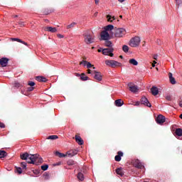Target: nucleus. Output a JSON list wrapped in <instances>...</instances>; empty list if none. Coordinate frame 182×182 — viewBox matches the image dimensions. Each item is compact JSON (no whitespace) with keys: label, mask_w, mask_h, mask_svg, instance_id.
Segmentation results:
<instances>
[{"label":"nucleus","mask_w":182,"mask_h":182,"mask_svg":"<svg viewBox=\"0 0 182 182\" xmlns=\"http://www.w3.org/2000/svg\"><path fill=\"white\" fill-rule=\"evenodd\" d=\"M84 42L87 43V45H90V43H94L95 42V36L93 33L90 31H85L83 33Z\"/></svg>","instance_id":"f257e3e1"},{"label":"nucleus","mask_w":182,"mask_h":182,"mask_svg":"<svg viewBox=\"0 0 182 182\" xmlns=\"http://www.w3.org/2000/svg\"><path fill=\"white\" fill-rule=\"evenodd\" d=\"M114 36L115 38H123L126 35V30L123 28H114L113 31Z\"/></svg>","instance_id":"f03ea898"},{"label":"nucleus","mask_w":182,"mask_h":182,"mask_svg":"<svg viewBox=\"0 0 182 182\" xmlns=\"http://www.w3.org/2000/svg\"><path fill=\"white\" fill-rule=\"evenodd\" d=\"M20 157L21 160H27V163H28V164L33 163V161L32 160L33 159V154H29L28 152H26L24 154H21Z\"/></svg>","instance_id":"7ed1b4c3"},{"label":"nucleus","mask_w":182,"mask_h":182,"mask_svg":"<svg viewBox=\"0 0 182 182\" xmlns=\"http://www.w3.org/2000/svg\"><path fill=\"white\" fill-rule=\"evenodd\" d=\"M33 162L30 164H36V166H39L41 163H43V159L39 157V154H33V159H31Z\"/></svg>","instance_id":"20e7f679"},{"label":"nucleus","mask_w":182,"mask_h":182,"mask_svg":"<svg viewBox=\"0 0 182 182\" xmlns=\"http://www.w3.org/2000/svg\"><path fill=\"white\" fill-rule=\"evenodd\" d=\"M140 45V37L136 36L132 38L129 41V46L132 48H137Z\"/></svg>","instance_id":"39448f33"},{"label":"nucleus","mask_w":182,"mask_h":182,"mask_svg":"<svg viewBox=\"0 0 182 182\" xmlns=\"http://www.w3.org/2000/svg\"><path fill=\"white\" fill-rule=\"evenodd\" d=\"M105 64L107 66H110L111 68H117V67L122 66V63L113 60H106Z\"/></svg>","instance_id":"423d86ee"},{"label":"nucleus","mask_w":182,"mask_h":182,"mask_svg":"<svg viewBox=\"0 0 182 182\" xmlns=\"http://www.w3.org/2000/svg\"><path fill=\"white\" fill-rule=\"evenodd\" d=\"M114 50V48H104L102 50V55H105L106 56H110L111 58H113V56H114V54H113Z\"/></svg>","instance_id":"0eeeda50"},{"label":"nucleus","mask_w":182,"mask_h":182,"mask_svg":"<svg viewBox=\"0 0 182 182\" xmlns=\"http://www.w3.org/2000/svg\"><path fill=\"white\" fill-rule=\"evenodd\" d=\"M94 73V79H95V80L97 82H102V80H103V75H102V73L95 70Z\"/></svg>","instance_id":"6e6552de"},{"label":"nucleus","mask_w":182,"mask_h":182,"mask_svg":"<svg viewBox=\"0 0 182 182\" xmlns=\"http://www.w3.org/2000/svg\"><path fill=\"white\" fill-rule=\"evenodd\" d=\"M156 122L157 124H163L166 122V117L163 116L162 114L158 115L156 119Z\"/></svg>","instance_id":"1a4fd4ad"},{"label":"nucleus","mask_w":182,"mask_h":182,"mask_svg":"<svg viewBox=\"0 0 182 182\" xmlns=\"http://www.w3.org/2000/svg\"><path fill=\"white\" fill-rule=\"evenodd\" d=\"M141 104L147 106V107H151V104H150V102H149V100L146 97L141 98Z\"/></svg>","instance_id":"9d476101"},{"label":"nucleus","mask_w":182,"mask_h":182,"mask_svg":"<svg viewBox=\"0 0 182 182\" xmlns=\"http://www.w3.org/2000/svg\"><path fill=\"white\" fill-rule=\"evenodd\" d=\"M8 62H9V59L7 58H2L0 59V65L1 68H6L8 65Z\"/></svg>","instance_id":"9b49d317"},{"label":"nucleus","mask_w":182,"mask_h":182,"mask_svg":"<svg viewBox=\"0 0 182 182\" xmlns=\"http://www.w3.org/2000/svg\"><path fill=\"white\" fill-rule=\"evenodd\" d=\"M109 38H110V34H109L107 31H104L101 33V38L102 41H109Z\"/></svg>","instance_id":"f8f14e48"},{"label":"nucleus","mask_w":182,"mask_h":182,"mask_svg":"<svg viewBox=\"0 0 182 182\" xmlns=\"http://www.w3.org/2000/svg\"><path fill=\"white\" fill-rule=\"evenodd\" d=\"M44 31H46L47 32H51V33H55L58 31V29L56 28L49 27L46 26L44 28Z\"/></svg>","instance_id":"ddd939ff"},{"label":"nucleus","mask_w":182,"mask_h":182,"mask_svg":"<svg viewBox=\"0 0 182 182\" xmlns=\"http://www.w3.org/2000/svg\"><path fill=\"white\" fill-rule=\"evenodd\" d=\"M122 157H123V153L122 151H119L117 152V155L114 157L115 161H120L122 160Z\"/></svg>","instance_id":"4468645a"},{"label":"nucleus","mask_w":182,"mask_h":182,"mask_svg":"<svg viewBox=\"0 0 182 182\" xmlns=\"http://www.w3.org/2000/svg\"><path fill=\"white\" fill-rule=\"evenodd\" d=\"M114 103H115V106H117V107H122V106H123V105H124V102L122 101V99L115 100Z\"/></svg>","instance_id":"2eb2a0df"},{"label":"nucleus","mask_w":182,"mask_h":182,"mask_svg":"<svg viewBox=\"0 0 182 182\" xmlns=\"http://www.w3.org/2000/svg\"><path fill=\"white\" fill-rule=\"evenodd\" d=\"M129 90L130 92H132V93H136L139 92V87L137 85H129Z\"/></svg>","instance_id":"dca6fc26"},{"label":"nucleus","mask_w":182,"mask_h":182,"mask_svg":"<svg viewBox=\"0 0 182 182\" xmlns=\"http://www.w3.org/2000/svg\"><path fill=\"white\" fill-rule=\"evenodd\" d=\"M151 93L154 96H157V95H159V88H157L156 87H152L151 88Z\"/></svg>","instance_id":"f3484780"},{"label":"nucleus","mask_w":182,"mask_h":182,"mask_svg":"<svg viewBox=\"0 0 182 182\" xmlns=\"http://www.w3.org/2000/svg\"><path fill=\"white\" fill-rule=\"evenodd\" d=\"M75 141L80 145L82 146L84 141L83 139H82V137L80 136L75 135Z\"/></svg>","instance_id":"a211bd4d"},{"label":"nucleus","mask_w":182,"mask_h":182,"mask_svg":"<svg viewBox=\"0 0 182 182\" xmlns=\"http://www.w3.org/2000/svg\"><path fill=\"white\" fill-rule=\"evenodd\" d=\"M135 167H136V168H140L141 170L144 168V166L139 160L135 162Z\"/></svg>","instance_id":"6ab92c4d"},{"label":"nucleus","mask_w":182,"mask_h":182,"mask_svg":"<svg viewBox=\"0 0 182 182\" xmlns=\"http://www.w3.org/2000/svg\"><path fill=\"white\" fill-rule=\"evenodd\" d=\"M169 80L171 85H176V79L173 77V73H168Z\"/></svg>","instance_id":"aec40b11"},{"label":"nucleus","mask_w":182,"mask_h":182,"mask_svg":"<svg viewBox=\"0 0 182 182\" xmlns=\"http://www.w3.org/2000/svg\"><path fill=\"white\" fill-rule=\"evenodd\" d=\"M68 156H70V157H73V156H76L77 154V150L73 149L67 152Z\"/></svg>","instance_id":"412c9836"},{"label":"nucleus","mask_w":182,"mask_h":182,"mask_svg":"<svg viewBox=\"0 0 182 182\" xmlns=\"http://www.w3.org/2000/svg\"><path fill=\"white\" fill-rule=\"evenodd\" d=\"M11 41H16V42H19L20 43H23V45H26V46H28V43L16 38H11Z\"/></svg>","instance_id":"4be33fe9"},{"label":"nucleus","mask_w":182,"mask_h":182,"mask_svg":"<svg viewBox=\"0 0 182 182\" xmlns=\"http://www.w3.org/2000/svg\"><path fill=\"white\" fill-rule=\"evenodd\" d=\"M114 31V26L113 25H108L107 26L105 27V31Z\"/></svg>","instance_id":"5701e85b"},{"label":"nucleus","mask_w":182,"mask_h":182,"mask_svg":"<svg viewBox=\"0 0 182 182\" xmlns=\"http://www.w3.org/2000/svg\"><path fill=\"white\" fill-rule=\"evenodd\" d=\"M36 80H37L38 82H46V77H42V76H37L36 77Z\"/></svg>","instance_id":"b1692460"},{"label":"nucleus","mask_w":182,"mask_h":182,"mask_svg":"<svg viewBox=\"0 0 182 182\" xmlns=\"http://www.w3.org/2000/svg\"><path fill=\"white\" fill-rule=\"evenodd\" d=\"M175 134L178 136V137H181L182 136V129L181 128H178L175 131Z\"/></svg>","instance_id":"393cba45"},{"label":"nucleus","mask_w":182,"mask_h":182,"mask_svg":"<svg viewBox=\"0 0 182 182\" xmlns=\"http://www.w3.org/2000/svg\"><path fill=\"white\" fill-rule=\"evenodd\" d=\"M129 62L131 65H133L134 66H137L139 65V62H137V60H136V59L134 58L130 59Z\"/></svg>","instance_id":"a878e982"},{"label":"nucleus","mask_w":182,"mask_h":182,"mask_svg":"<svg viewBox=\"0 0 182 182\" xmlns=\"http://www.w3.org/2000/svg\"><path fill=\"white\" fill-rule=\"evenodd\" d=\"M77 177L80 181H83L85 180V176L82 172H79Z\"/></svg>","instance_id":"bb28decb"},{"label":"nucleus","mask_w":182,"mask_h":182,"mask_svg":"<svg viewBox=\"0 0 182 182\" xmlns=\"http://www.w3.org/2000/svg\"><path fill=\"white\" fill-rule=\"evenodd\" d=\"M116 173H117V174H119V176H122L124 175V173H123V170L122 169V168H117L116 169Z\"/></svg>","instance_id":"cd10ccee"},{"label":"nucleus","mask_w":182,"mask_h":182,"mask_svg":"<svg viewBox=\"0 0 182 182\" xmlns=\"http://www.w3.org/2000/svg\"><path fill=\"white\" fill-rule=\"evenodd\" d=\"M105 41V46H107V48H113V43H112V41H109L108 40Z\"/></svg>","instance_id":"c85d7f7f"},{"label":"nucleus","mask_w":182,"mask_h":182,"mask_svg":"<svg viewBox=\"0 0 182 182\" xmlns=\"http://www.w3.org/2000/svg\"><path fill=\"white\" fill-rule=\"evenodd\" d=\"M7 153L5 151H0V159H4V157H6Z\"/></svg>","instance_id":"c756f323"},{"label":"nucleus","mask_w":182,"mask_h":182,"mask_svg":"<svg viewBox=\"0 0 182 182\" xmlns=\"http://www.w3.org/2000/svg\"><path fill=\"white\" fill-rule=\"evenodd\" d=\"M55 156H57V157H60V159H62V157H66V155H65V154L60 153L59 151L55 152Z\"/></svg>","instance_id":"7c9ffc66"},{"label":"nucleus","mask_w":182,"mask_h":182,"mask_svg":"<svg viewBox=\"0 0 182 182\" xmlns=\"http://www.w3.org/2000/svg\"><path fill=\"white\" fill-rule=\"evenodd\" d=\"M80 79L81 80H89V77L86 76V75L85 73H82L80 76Z\"/></svg>","instance_id":"2f4dec72"},{"label":"nucleus","mask_w":182,"mask_h":182,"mask_svg":"<svg viewBox=\"0 0 182 182\" xmlns=\"http://www.w3.org/2000/svg\"><path fill=\"white\" fill-rule=\"evenodd\" d=\"M48 140H56V139H58V135H50L48 138Z\"/></svg>","instance_id":"473e14b6"},{"label":"nucleus","mask_w":182,"mask_h":182,"mask_svg":"<svg viewBox=\"0 0 182 182\" xmlns=\"http://www.w3.org/2000/svg\"><path fill=\"white\" fill-rule=\"evenodd\" d=\"M107 19L108 22H113V20L114 21V19H116V18L114 16L112 17V16L107 15ZM112 19H113V20H112Z\"/></svg>","instance_id":"72a5a7b5"},{"label":"nucleus","mask_w":182,"mask_h":182,"mask_svg":"<svg viewBox=\"0 0 182 182\" xmlns=\"http://www.w3.org/2000/svg\"><path fill=\"white\" fill-rule=\"evenodd\" d=\"M122 50L125 52V53H127L129 52V46L124 45L122 46Z\"/></svg>","instance_id":"f704fd0d"},{"label":"nucleus","mask_w":182,"mask_h":182,"mask_svg":"<svg viewBox=\"0 0 182 182\" xmlns=\"http://www.w3.org/2000/svg\"><path fill=\"white\" fill-rule=\"evenodd\" d=\"M76 23L73 22L71 24L67 26V29H71V28H75Z\"/></svg>","instance_id":"c9c22d12"},{"label":"nucleus","mask_w":182,"mask_h":182,"mask_svg":"<svg viewBox=\"0 0 182 182\" xmlns=\"http://www.w3.org/2000/svg\"><path fill=\"white\" fill-rule=\"evenodd\" d=\"M48 168H49V166L48 165H43V166H41V170H43V171H46V170H48Z\"/></svg>","instance_id":"e433bc0d"},{"label":"nucleus","mask_w":182,"mask_h":182,"mask_svg":"<svg viewBox=\"0 0 182 182\" xmlns=\"http://www.w3.org/2000/svg\"><path fill=\"white\" fill-rule=\"evenodd\" d=\"M16 171L18 173V174H22V168L16 167Z\"/></svg>","instance_id":"4c0bfd02"},{"label":"nucleus","mask_w":182,"mask_h":182,"mask_svg":"<svg viewBox=\"0 0 182 182\" xmlns=\"http://www.w3.org/2000/svg\"><path fill=\"white\" fill-rule=\"evenodd\" d=\"M176 6H178V8L182 4V1L181 0H176Z\"/></svg>","instance_id":"58836bf2"},{"label":"nucleus","mask_w":182,"mask_h":182,"mask_svg":"<svg viewBox=\"0 0 182 182\" xmlns=\"http://www.w3.org/2000/svg\"><path fill=\"white\" fill-rule=\"evenodd\" d=\"M88 62L86 60H82L80 63V65H84V66H86V65H87Z\"/></svg>","instance_id":"ea45409f"},{"label":"nucleus","mask_w":182,"mask_h":182,"mask_svg":"<svg viewBox=\"0 0 182 182\" xmlns=\"http://www.w3.org/2000/svg\"><path fill=\"white\" fill-rule=\"evenodd\" d=\"M87 69H90V68H93V65H92V63L88 62L87 64Z\"/></svg>","instance_id":"a19ab883"},{"label":"nucleus","mask_w":182,"mask_h":182,"mask_svg":"<svg viewBox=\"0 0 182 182\" xmlns=\"http://www.w3.org/2000/svg\"><path fill=\"white\" fill-rule=\"evenodd\" d=\"M28 85V86L33 87V86H35V82L33 81H29Z\"/></svg>","instance_id":"79ce46f5"},{"label":"nucleus","mask_w":182,"mask_h":182,"mask_svg":"<svg viewBox=\"0 0 182 182\" xmlns=\"http://www.w3.org/2000/svg\"><path fill=\"white\" fill-rule=\"evenodd\" d=\"M68 166H73V164H75V161H68Z\"/></svg>","instance_id":"37998d69"},{"label":"nucleus","mask_w":182,"mask_h":182,"mask_svg":"<svg viewBox=\"0 0 182 182\" xmlns=\"http://www.w3.org/2000/svg\"><path fill=\"white\" fill-rule=\"evenodd\" d=\"M33 89H35V87L31 86L27 88V92H32Z\"/></svg>","instance_id":"c03bdc74"},{"label":"nucleus","mask_w":182,"mask_h":182,"mask_svg":"<svg viewBox=\"0 0 182 182\" xmlns=\"http://www.w3.org/2000/svg\"><path fill=\"white\" fill-rule=\"evenodd\" d=\"M14 86L15 87H21L22 85L19 82H15Z\"/></svg>","instance_id":"a18cd8bd"},{"label":"nucleus","mask_w":182,"mask_h":182,"mask_svg":"<svg viewBox=\"0 0 182 182\" xmlns=\"http://www.w3.org/2000/svg\"><path fill=\"white\" fill-rule=\"evenodd\" d=\"M21 167L22 168H26V163L21 162Z\"/></svg>","instance_id":"49530a36"},{"label":"nucleus","mask_w":182,"mask_h":182,"mask_svg":"<svg viewBox=\"0 0 182 182\" xmlns=\"http://www.w3.org/2000/svg\"><path fill=\"white\" fill-rule=\"evenodd\" d=\"M0 127H1V129H5V124H4L3 122H0Z\"/></svg>","instance_id":"de8ad7c7"},{"label":"nucleus","mask_w":182,"mask_h":182,"mask_svg":"<svg viewBox=\"0 0 182 182\" xmlns=\"http://www.w3.org/2000/svg\"><path fill=\"white\" fill-rule=\"evenodd\" d=\"M18 24L21 26H25V23L23 21H20L18 22Z\"/></svg>","instance_id":"09e8293b"},{"label":"nucleus","mask_w":182,"mask_h":182,"mask_svg":"<svg viewBox=\"0 0 182 182\" xmlns=\"http://www.w3.org/2000/svg\"><path fill=\"white\" fill-rule=\"evenodd\" d=\"M166 100H168L170 102V101H171V96L168 95V96H166Z\"/></svg>","instance_id":"8fccbe9b"},{"label":"nucleus","mask_w":182,"mask_h":182,"mask_svg":"<svg viewBox=\"0 0 182 182\" xmlns=\"http://www.w3.org/2000/svg\"><path fill=\"white\" fill-rule=\"evenodd\" d=\"M57 36L58 38H60V39H62V38H63V36L62 34H58Z\"/></svg>","instance_id":"3c124183"},{"label":"nucleus","mask_w":182,"mask_h":182,"mask_svg":"<svg viewBox=\"0 0 182 182\" xmlns=\"http://www.w3.org/2000/svg\"><path fill=\"white\" fill-rule=\"evenodd\" d=\"M99 1H100V0H95V4H96V5H98V4H99Z\"/></svg>","instance_id":"603ef678"},{"label":"nucleus","mask_w":182,"mask_h":182,"mask_svg":"<svg viewBox=\"0 0 182 182\" xmlns=\"http://www.w3.org/2000/svg\"><path fill=\"white\" fill-rule=\"evenodd\" d=\"M157 57H158V55H155L154 56V59L155 60H157Z\"/></svg>","instance_id":"864d4df0"},{"label":"nucleus","mask_w":182,"mask_h":182,"mask_svg":"<svg viewBox=\"0 0 182 182\" xmlns=\"http://www.w3.org/2000/svg\"><path fill=\"white\" fill-rule=\"evenodd\" d=\"M139 105H140V102H136L134 105L135 106H139Z\"/></svg>","instance_id":"5fc2aeb1"},{"label":"nucleus","mask_w":182,"mask_h":182,"mask_svg":"<svg viewBox=\"0 0 182 182\" xmlns=\"http://www.w3.org/2000/svg\"><path fill=\"white\" fill-rule=\"evenodd\" d=\"M87 73H89V74L92 73V70H90V69H88L87 70Z\"/></svg>","instance_id":"6e6d98bb"},{"label":"nucleus","mask_w":182,"mask_h":182,"mask_svg":"<svg viewBox=\"0 0 182 182\" xmlns=\"http://www.w3.org/2000/svg\"><path fill=\"white\" fill-rule=\"evenodd\" d=\"M179 106H180V107H182V102H179Z\"/></svg>","instance_id":"4d7b16f0"},{"label":"nucleus","mask_w":182,"mask_h":182,"mask_svg":"<svg viewBox=\"0 0 182 182\" xmlns=\"http://www.w3.org/2000/svg\"><path fill=\"white\" fill-rule=\"evenodd\" d=\"M119 1V2H124V0H118Z\"/></svg>","instance_id":"13d9d810"},{"label":"nucleus","mask_w":182,"mask_h":182,"mask_svg":"<svg viewBox=\"0 0 182 182\" xmlns=\"http://www.w3.org/2000/svg\"><path fill=\"white\" fill-rule=\"evenodd\" d=\"M98 52L99 53L102 52V49H98Z\"/></svg>","instance_id":"bf43d9fd"},{"label":"nucleus","mask_w":182,"mask_h":182,"mask_svg":"<svg viewBox=\"0 0 182 182\" xmlns=\"http://www.w3.org/2000/svg\"><path fill=\"white\" fill-rule=\"evenodd\" d=\"M119 58H120L121 59H123V55H120Z\"/></svg>","instance_id":"052dcab7"},{"label":"nucleus","mask_w":182,"mask_h":182,"mask_svg":"<svg viewBox=\"0 0 182 182\" xmlns=\"http://www.w3.org/2000/svg\"><path fill=\"white\" fill-rule=\"evenodd\" d=\"M180 119H182V114L179 116Z\"/></svg>","instance_id":"680f3d73"},{"label":"nucleus","mask_w":182,"mask_h":182,"mask_svg":"<svg viewBox=\"0 0 182 182\" xmlns=\"http://www.w3.org/2000/svg\"><path fill=\"white\" fill-rule=\"evenodd\" d=\"M14 18H18V15L14 16Z\"/></svg>","instance_id":"e2e57ef3"},{"label":"nucleus","mask_w":182,"mask_h":182,"mask_svg":"<svg viewBox=\"0 0 182 182\" xmlns=\"http://www.w3.org/2000/svg\"><path fill=\"white\" fill-rule=\"evenodd\" d=\"M152 66H153V68H154L156 65H155L154 63V64H152Z\"/></svg>","instance_id":"0e129e2a"},{"label":"nucleus","mask_w":182,"mask_h":182,"mask_svg":"<svg viewBox=\"0 0 182 182\" xmlns=\"http://www.w3.org/2000/svg\"><path fill=\"white\" fill-rule=\"evenodd\" d=\"M76 76H80L78 73H76Z\"/></svg>","instance_id":"69168bd1"},{"label":"nucleus","mask_w":182,"mask_h":182,"mask_svg":"<svg viewBox=\"0 0 182 182\" xmlns=\"http://www.w3.org/2000/svg\"><path fill=\"white\" fill-rule=\"evenodd\" d=\"M119 18H123V16H119Z\"/></svg>","instance_id":"338daca9"},{"label":"nucleus","mask_w":182,"mask_h":182,"mask_svg":"<svg viewBox=\"0 0 182 182\" xmlns=\"http://www.w3.org/2000/svg\"><path fill=\"white\" fill-rule=\"evenodd\" d=\"M154 63H157V62H156V61H154Z\"/></svg>","instance_id":"774afa93"}]
</instances>
